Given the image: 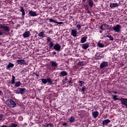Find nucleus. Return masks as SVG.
Segmentation results:
<instances>
[{"label": "nucleus", "mask_w": 127, "mask_h": 127, "mask_svg": "<svg viewBox=\"0 0 127 127\" xmlns=\"http://www.w3.org/2000/svg\"><path fill=\"white\" fill-rule=\"evenodd\" d=\"M6 105L9 107V108H14L16 106V104L12 99H7L6 101Z\"/></svg>", "instance_id": "nucleus-1"}, {"label": "nucleus", "mask_w": 127, "mask_h": 127, "mask_svg": "<svg viewBox=\"0 0 127 127\" xmlns=\"http://www.w3.org/2000/svg\"><path fill=\"white\" fill-rule=\"evenodd\" d=\"M41 81L44 84V85H45L47 83H49V84H50V85H53L54 83H53V80L49 77L45 78H42Z\"/></svg>", "instance_id": "nucleus-2"}, {"label": "nucleus", "mask_w": 127, "mask_h": 127, "mask_svg": "<svg viewBox=\"0 0 127 127\" xmlns=\"http://www.w3.org/2000/svg\"><path fill=\"white\" fill-rule=\"evenodd\" d=\"M104 52H97L95 55V59L97 60H100V59H102V58H104Z\"/></svg>", "instance_id": "nucleus-3"}, {"label": "nucleus", "mask_w": 127, "mask_h": 127, "mask_svg": "<svg viewBox=\"0 0 127 127\" xmlns=\"http://www.w3.org/2000/svg\"><path fill=\"white\" fill-rule=\"evenodd\" d=\"M0 28L1 29H3L4 31H6V32H9L10 31V29L9 28V27L6 26L4 25V24H0Z\"/></svg>", "instance_id": "nucleus-4"}, {"label": "nucleus", "mask_w": 127, "mask_h": 127, "mask_svg": "<svg viewBox=\"0 0 127 127\" xmlns=\"http://www.w3.org/2000/svg\"><path fill=\"white\" fill-rule=\"evenodd\" d=\"M119 100L121 101L122 105L125 106V107H126V109H127V98H121V99Z\"/></svg>", "instance_id": "nucleus-5"}, {"label": "nucleus", "mask_w": 127, "mask_h": 127, "mask_svg": "<svg viewBox=\"0 0 127 127\" xmlns=\"http://www.w3.org/2000/svg\"><path fill=\"white\" fill-rule=\"evenodd\" d=\"M122 27L121 25L118 24L115 27H113V30H115V32H120Z\"/></svg>", "instance_id": "nucleus-6"}, {"label": "nucleus", "mask_w": 127, "mask_h": 127, "mask_svg": "<svg viewBox=\"0 0 127 127\" xmlns=\"http://www.w3.org/2000/svg\"><path fill=\"white\" fill-rule=\"evenodd\" d=\"M70 34L73 37H77V35L78 34L77 29H72Z\"/></svg>", "instance_id": "nucleus-7"}, {"label": "nucleus", "mask_w": 127, "mask_h": 127, "mask_svg": "<svg viewBox=\"0 0 127 127\" xmlns=\"http://www.w3.org/2000/svg\"><path fill=\"white\" fill-rule=\"evenodd\" d=\"M54 49L56 51H61V45L57 43L54 46Z\"/></svg>", "instance_id": "nucleus-8"}, {"label": "nucleus", "mask_w": 127, "mask_h": 127, "mask_svg": "<svg viewBox=\"0 0 127 127\" xmlns=\"http://www.w3.org/2000/svg\"><path fill=\"white\" fill-rule=\"evenodd\" d=\"M17 63L19 65H26V63H25V60H22V59L17 60Z\"/></svg>", "instance_id": "nucleus-9"}, {"label": "nucleus", "mask_w": 127, "mask_h": 127, "mask_svg": "<svg viewBox=\"0 0 127 127\" xmlns=\"http://www.w3.org/2000/svg\"><path fill=\"white\" fill-rule=\"evenodd\" d=\"M110 123H111V120H110V119H106L104 120L102 122L103 127H105V126H108Z\"/></svg>", "instance_id": "nucleus-10"}, {"label": "nucleus", "mask_w": 127, "mask_h": 127, "mask_svg": "<svg viewBox=\"0 0 127 127\" xmlns=\"http://www.w3.org/2000/svg\"><path fill=\"white\" fill-rule=\"evenodd\" d=\"M51 63V66L54 68V70H56V67L58 66V63L53 61H52Z\"/></svg>", "instance_id": "nucleus-11"}, {"label": "nucleus", "mask_w": 127, "mask_h": 127, "mask_svg": "<svg viewBox=\"0 0 127 127\" xmlns=\"http://www.w3.org/2000/svg\"><path fill=\"white\" fill-rule=\"evenodd\" d=\"M105 67H108V62L104 61L101 64L100 68H105Z\"/></svg>", "instance_id": "nucleus-12"}, {"label": "nucleus", "mask_w": 127, "mask_h": 127, "mask_svg": "<svg viewBox=\"0 0 127 127\" xmlns=\"http://www.w3.org/2000/svg\"><path fill=\"white\" fill-rule=\"evenodd\" d=\"M29 14H30L31 16H37V15H38V14H37V13H36V11L32 10H30L29 11Z\"/></svg>", "instance_id": "nucleus-13"}, {"label": "nucleus", "mask_w": 127, "mask_h": 127, "mask_svg": "<svg viewBox=\"0 0 127 127\" xmlns=\"http://www.w3.org/2000/svg\"><path fill=\"white\" fill-rule=\"evenodd\" d=\"M89 45H90L89 43H85L82 44L81 47L82 49H84L86 50V49H88V48H89Z\"/></svg>", "instance_id": "nucleus-14"}, {"label": "nucleus", "mask_w": 127, "mask_h": 127, "mask_svg": "<svg viewBox=\"0 0 127 127\" xmlns=\"http://www.w3.org/2000/svg\"><path fill=\"white\" fill-rule=\"evenodd\" d=\"M23 36L24 38L29 37V36H30V32L29 31H26L24 33H23Z\"/></svg>", "instance_id": "nucleus-15"}, {"label": "nucleus", "mask_w": 127, "mask_h": 127, "mask_svg": "<svg viewBox=\"0 0 127 127\" xmlns=\"http://www.w3.org/2000/svg\"><path fill=\"white\" fill-rule=\"evenodd\" d=\"M19 90L20 94L21 95H23V94H25L27 91V90L25 88H19Z\"/></svg>", "instance_id": "nucleus-16"}, {"label": "nucleus", "mask_w": 127, "mask_h": 127, "mask_svg": "<svg viewBox=\"0 0 127 127\" xmlns=\"http://www.w3.org/2000/svg\"><path fill=\"white\" fill-rule=\"evenodd\" d=\"M117 6H119V4L118 3H111L110 4V7L111 8H115V7H117Z\"/></svg>", "instance_id": "nucleus-17"}, {"label": "nucleus", "mask_w": 127, "mask_h": 127, "mask_svg": "<svg viewBox=\"0 0 127 127\" xmlns=\"http://www.w3.org/2000/svg\"><path fill=\"white\" fill-rule=\"evenodd\" d=\"M67 75H68V73L65 71H63L60 73V77H64V76H67Z\"/></svg>", "instance_id": "nucleus-18"}, {"label": "nucleus", "mask_w": 127, "mask_h": 127, "mask_svg": "<svg viewBox=\"0 0 127 127\" xmlns=\"http://www.w3.org/2000/svg\"><path fill=\"white\" fill-rule=\"evenodd\" d=\"M92 115L94 119H96L99 116V112L98 111H94L92 112Z\"/></svg>", "instance_id": "nucleus-19"}, {"label": "nucleus", "mask_w": 127, "mask_h": 127, "mask_svg": "<svg viewBox=\"0 0 127 127\" xmlns=\"http://www.w3.org/2000/svg\"><path fill=\"white\" fill-rule=\"evenodd\" d=\"M88 5L92 8L93 5H95L93 0H88Z\"/></svg>", "instance_id": "nucleus-20"}, {"label": "nucleus", "mask_w": 127, "mask_h": 127, "mask_svg": "<svg viewBox=\"0 0 127 127\" xmlns=\"http://www.w3.org/2000/svg\"><path fill=\"white\" fill-rule=\"evenodd\" d=\"M20 11L22 12V18H24V15H25V11H24V8L23 7H21V9H20Z\"/></svg>", "instance_id": "nucleus-21"}, {"label": "nucleus", "mask_w": 127, "mask_h": 127, "mask_svg": "<svg viewBox=\"0 0 127 127\" xmlns=\"http://www.w3.org/2000/svg\"><path fill=\"white\" fill-rule=\"evenodd\" d=\"M68 121L70 124H72L75 122V118L74 116H72L69 118H68Z\"/></svg>", "instance_id": "nucleus-22"}, {"label": "nucleus", "mask_w": 127, "mask_h": 127, "mask_svg": "<svg viewBox=\"0 0 127 127\" xmlns=\"http://www.w3.org/2000/svg\"><path fill=\"white\" fill-rule=\"evenodd\" d=\"M87 37H85V36L81 38L80 40L81 43H85V42L87 41Z\"/></svg>", "instance_id": "nucleus-23"}, {"label": "nucleus", "mask_w": 127, "mask_h": 127, "mask_svg": "<svg viewBox=\"0 0 127 127\" xmlns=\"http://www.w3.org/2000/svg\"><path fill=\"white\" fill-rule=\"evenodd\" d=\"M104 37H108L111 41H114V37H113L112 35H107L106 36H104Z\"/></svg>", "instance_id": "nucleus-24"}, {"label": "nucleus", "mask_w": 127, "mask_h": 127, "mask_svg": "<svg viewBox=\"0 0 127 127\" xmlns=\"http://www.w3.org/2000/svg\"><path fill=\"white\" fill-rule=\"evenodd\" d=\"M84 7L85 10L87 11V13H91V12H90V11L89 10V6H88V5L87 4L84 5Z\"/></svg>", "instance_id": "nucleus-25"}, {"label": "nucleus", "mask_w": 127, "mask_h": 127, "mask_svg": "<svg viewBox=\"0 0 127 127\" xmlns=\"http://www.w3.org/2000/svg\"><path fill=\"white\" fill-rule=\"evenodd\" d=\"M14 66V64H11V63H9L7 66V69H9V68H11Z\"/></svg>", "instance_id": "nucleus-26"}, {"label": "nucleus", "mask_w": 127, "mask_h": 127, "mask_svg": "<svg viewBox=\"0 0 127 127\" xmlns=\"http://www.w3.org/2000/svg\"><path fill=\"white\" fill-rule=\"evenodd\" d=\"M12 80H11V83L13 85V84H15V76L14 75H12Z\"/></svg>", "instance_id": "nucleus-27"}, {"label": "nucleus", "mask_w": 127, "mask_h": 127, "mask_svg": "<svg viewBox=\"0 0 127 127\" xmlns=\"http://www.w3.org/2000/svg\"><path fill=\"white\" fill-rule=\"evenodd\" d=\"M97 46L98 47H100V48H103V47H105V45H104V44L101 43H98Z\"/></svg>", "instance_id": "nucleus-28"}, {"label": "nucleus", "mask_w": 127, "mask_h": 127, "mask_svg": "<svg viewBox=\"0 0 127 127\" xmlns=\"http://www.w3.org/2000/svg\"><path fill=\"white\" fill-rule=\"evenodd\" d=\"M20 85H21V83L20 82V81H18L15 83L14 87H18L20 86Z\"/></svg>", "instance_id": "nucleus-29"}, {"label": "nucleus", "mask_w": 127, "mask_h": 127, "mask_svg": "<svg viewBox=\"0 0 127 127\" xmlns=\"http://www.w3.org/2000/svg\"><path fill=\"white\" fill-rule=\"evenodd\" d=\"M113 98L114 101H117V100L120 101V100H121V99L118 98V95H113Z\"/></svg>", "instance_id": "nucleus-30"}, {"label": "nucleus", "mask_w": 127, "mask_h": 127, "mask_svg": "<svg viewBox=\"0 0 127 127\" xmlns=\"http://www.w3.org/2000/svg\"><path fill=\"white\" fill-rule=\"evenodd\" d=\"M49 48L50 49H51L53 46H54V43H53V42H50V44H49Z\"/></svg>", "instance_id": "nucleus-31"}, {"label": "nucleus", "mask_w": 127, "mask_h": 127, "mask_svg": "<svg viewBox=\"0 0 127 127\" xmlns=\"http://www.w3.org/2000/svg\"><path fill=\"white\" fill-rule=\"evenodd\" d=\"M17 127V124L11 123L8 127Z\"/></svg>", "instance_id": "nucleus-32"}, {"label": "nucleus", "mask_w": 127, "mask_h": 127, "mask_svg": "<svg viewBox=\"0 0 127 127\" xmlns=\"http://www.w3.org/2000/svg\"><path fill=\"white\" fill-rule=\"evenodd\" d=\"M38 35L40 37H43V35H44V32H41L38 34Z\"/></svg>", "instance_id": "nucleus-33"}, {"label": "nucleus", "mask_w": 127, "mask_h": 127, "mask_svg": "<svg viewBox=\"0 0 127 127\" xmlns=\"http://www.w3.org/2000/svg\"><path fill=\"white\" fill-rule=\"evenodd\" d=\"M49 21H50V22H54V23H56V22H57V21L55 20H54L52 18L49 19Z\"/></svg>", "instance_id": "nucleus-34"}, {"label": "nucleus", "mask_w": 127, "mask_h": 127, "mask_svg": "<svg viewBox=\"0 0 127 127\" xmlns=\"http://www.w3.org/2000/svg\"><path fill=\"white\" fill-rule=\"evenodd\" d=\"M79 84H78L79 86H80V87H82V86H83L82 85V84H85V82H83V81H82L81 80L79 81Z\"/></svg>", "instance_id": "nucleus-35"}, {"label": "nucleus", "mask_w": 127, "mask_h": 127, "mask_svg": "<svg viewBox=\"0 0 127 127\" xmlns=\"http://www.w3.org/2000/svg\"><path fill=\"white\" fill-rule=\"evenodd\" d=\"M15 92L16 94H20L19 88H18L17 89V90H15Z\"/></svg>", "instance_id": "nucleus-36"}, {"label": "nucleus", "mask_w": 127, "mask_h": 127, "mask_svg": "<svg viewBox=\"0 0 127 127\" xmlns=\"http://www.w3.org/2000/svg\"><path fill=\"white\" fill-rule=\"evenodd\" d=\"M99 28H100V29H101L102 31L105 30V29L104 28V26H103V24L101 25Z\"/></svg>", "instance_id": "nucleus-37"}, {"label": "nucleus", "mask_w": 127, "mask_h": 127, "mask_svg": "<svg viewBox=\"0 0 127 127\" xmlns=\"http://www.w3.org/2000/svg\"><path fill=\"white\" fill-rule=\"evenodd\" d=\"M109 94H112V93H113L114 94H118V92L117 91H109Z\"/></svg>", "instance_id": "nucleus-38"}, {"label": "nucleus", "mask_w": 127, "mask_h": 127, "mask_svg": "<svg viewBox=\"0 0 127 127\" xmlns=\"http://www.w3.org/2000/svg\"><path fill=\"white\" fill-rule=\"evenodd\" d=\"M52 39L50 37H48L47 38V42H50L51 41Z\"/></svg>", "instance_id": "nucleus-39"}, {"label": "nucleus", "mask_w": 127, "mask_h": 127, "mask_svg": "<svg viewBox=\"0 0 127 127\" xmlns=\"http://www.w3.org/2000/svg\"><path fill=\"white\" fill-rule=\"evenodd\" d=\"M76 27H77V28H78V30H80V29H81V25L77 24L76 25Z\"/></svg>", "instance_id": "nucleus-40"}, {"label": "nucleus", "mask_w": 127, "mask_h": 127, "mask_svg": "<svg viewBox=\"0 0 127 127\" xmlns=\"http://www.w3.org/2000/svg\"><path fill=\"white\" fill-rule=\"evenodd\" d=\"M103 27H110V25H107V24H102Z\"/></svg>", "instance_id": "nucleus-41"}, {"label": "nucleus", "mask_w": 127, "mask_h": 127, "mask_svg": "<svg viewBox=\"0 0 127 127\" xmlns=\"http://www.w3.org/2000/svg\"><path fill=\"white\" fill-rule=\"evenodd\" d=\"M3 118V115L0 114V121H1Z\"/></svg>", "instance_id": "nucleus-42"}, {"label": "nucleus", "mask_w": 127, "mask_h": 127, "mask_svg": "<svg viewBox=\"0 0 127 127\" xmlns=\"http://www.w3.org/2000/svg\"><path fill=\"white\" fill-rule=\"evenodd\" d=\"M78 64L81 66H84V63H83V62H79Z\"/></svg>", "instance_id": "nucleus-43"}, {"label": "nucleus", "mask_w": 127, "mask_h": 127, "mask_svg": "<svg viewBox=\"0 0 127 127\" xmlns=\"http://www.w3.org/2000/svg\"><path fill=\"white\" fill-rule=\"evenodd\" d=\"M73 83V81L72 80V78H70V80L68 81V84H72Z\"/></svg>", "instance_id": "nucleus-44"}, {"label": "nucleus", "mask_w": 127, "mask_h": 127, "mask_svg": "<svg viewBox=\"0 0 127 127\" xmlns=\"http://www.w3.org/2000/svg\"><path fill=\"white\" fill-rule=\"evenodd\" d=\"M86 88L85 87H83L81 89L82 92H85V90H86Z\"/></svg>", "instance_id": "nucleus-45"}, {"label": "nucleus", "mask_w": 127, "mask_h": 127, "mask_svg": "<svg viewBox=\"0 0 127 127\" xmlns=\"http://www.w3.org/2000/svg\"><path fill=\"white\" fill-rule=\"evenodd\" d=\"M56 23H57V24H63V22H56Z\"/></svg>", "instance_id": "nucleus-46"}, {"label": "nucleus", "mask_w": 127, "mask_h": 127, "mask_svg": "<svg viewBox=\"0 0 127 127\" xmlns=\"http://www.w3.org/2000/svg\"><path fill=\"white\" fill-rule=\"evenodd\" d=\"M63 126H67V123H64L63 124Z\"/></svg>", "instance_id": "nucleus-47"}, {"label": "nucleus", "mask_w": 127, "mask_h": 127, "mask_svg": "<svg viewBox=\"0 0 127 127\" xmlns=\"http://www.w3.org/2000/svg\"><path fill=\"white\" fill-rule=\"evenodd\" d=\"M3 33H2V32H1V31H0V35H3Z\"/></svg>", "instance_id": "nucleus-48"}, {"label": "nucleus", "mask_w": 127, "mask_h": 127, "mask_svg": "<svg viewBox=\"0 0 127 127\" xmlns=\"http://www.w3.org/2000/svg\"><path fill=\"white\" fill-rule=\"evenodd\" d=\"M1 95H2V91H1V90H0V96H1Z\"/></svg>", "instance_id": "nucleus-49"}, {"label": "nucleus", "mask_w": 127, "mask_h": 127, "mask_svg": "<svg viewBox=\"0 0 127 127\" xmlns=\"http://www.w3.org/2000/svg\"><path fill=\"white\" fill-rule=\"evenodd\" d=\"M64 80H65V81H67V80H68V78H67V77H66L64 78Z\"/></svg>", "instance_id": "nucleus-50"}, {"label": "nucleus", "mask_w": 127, "mask_h": 127, "mask_svg": "<svg viewBox=\"0 0 127 127\" xmlns=\"http://www.w3.org/2000/svg\"><path fill=\"white\" fill-rule=\"evenodd\" d=\"M36 76L37 77H39V75L38 74H37V73H36Z\"/></svg>", "instance_id": "nucleus-51"}, {"label": "nucleus", "mask_w": 127, "mask_h": 127, "mask_svg": "<svg viewBox=\"0 0 127 127\" xmlns=\"http://www.w3.org/2000/svg\"><path fill=\"white\" fill-rule=\"evenodd\" d=\"M56 54V52H53V55H55Z\"/></svg>", "instance_id": "nucleus-52"}, {"label": "nucleus", "mask_w": 127, "mask_h": 127, "mask_svg": "<svg viewBox=\"0 0 127 127\" xmlns=\"http://www.w3.org/2000/svg\"><path fill=\"white\" fill-rule=\"evenodd\" d=\"M1 127H6V126H5V125H3V126H1Z\"/></svg>", "instance_id": "nucleus-53"}, {"label": "nucleus", "mask_w": 127, "mask_h": 127, "mask_svg": "<svg viewBox=\"0 0 127 127\" xmlns=\"http://www.w3.org/2000/svg\"><path fill=\"white\" fill-rule=\"evenodd\" d=\"M86 1V0H82V2H85Z\"/></svg>", "instance_id": "nucleus-54"}, {"label": "nucleus", "mask_w": 127, "mask_h": 127, "mask_svg": "<svg viewBox=\"0 0 127 127\" xmlns=\"http://www.w3.org/2000/svg\"><path fill=\"white\" fill-rule=\"evenodd\" d=\"M99 32H100V33H103V31H99Z\"/></svg>", "instance_id": "nucleus-55"}]
</instances>
